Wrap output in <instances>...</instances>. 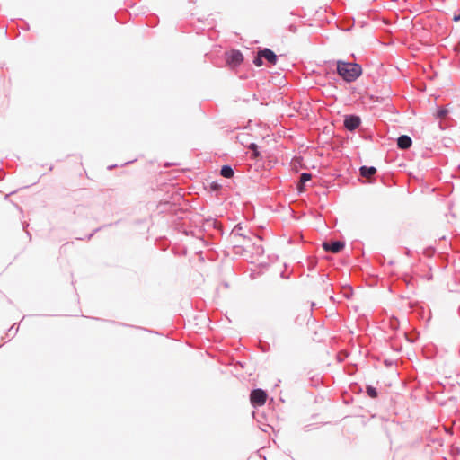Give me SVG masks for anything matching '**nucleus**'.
Here are the masks:
<instances>
[{
    "label": "nucleus",
    "instance_id": "nucleus-7",
    "mask_svg": "<svg viewBox=\"0 0 460 460\" xmlns=\"http://www.w3.org/2000/svg\"><path fill=\"white\" fill-rule=\"evenodd\" d=\"M412 144L411 138L407 135H402L397 138V146L400 149H408Z\"/></svg>",
    "mask_w": 460,
    "mask_h": 460
},
{
    "label": "nucleus",
    "instance_id": "nucleus-17",
    "mask_svg": "<svg viewBox=\"0 0 460 460\" xmlns=\"http://www.w3.org/2000/svg\"><path fill=\"white\" fill-rule=\"evenodd\" d=\"M454 20H455V21H460V14H459V15H456V16L454 17Z\"/></svg>",
    "mask_w": 460,
    "mask_h": 460
},
{
    "label": "nucleus",
    "instance_id": "nucleus-6",
    "mask_svg": "<svg viewBox=\"0 0 460 460\" xmlns=\"http://www.w3.org/2000/svg\"><path fill=\"white\" fill-rule=\"evenodd\" d=\"M243 54L239 50H232L229 54L227 61L232 65H239L243 62Z\"/></svg>",
    "mask_w": 460,
    "mask_h": 460
},
{
    "label": "nucleus",
    "instance_id": "nucleus-2",
    "mask_svg": "<svg viewBox=\"0 0 460 460\" xmlns=\"http://www.w3.org/2000/svg\"><path fill=\"white\" fill-rule=\"evenodd\" d=\"M267 394L262 389H255L252 391L250 395L251 403L253 406H261L265 403Z\"/></svg>",
    "mask_w": 460,
    "mask_h": 460
},
{
    "label": "nucleus",
    "instance_id": "nucleus-4",
    "mask_svg": "<svg viewBox=\"0 0 460 460\" xmlns=\"http://www.w3.org/2000/svg\"><path fill=\"white\" fill-rule=\"evenodd\" d=\"M260 51L261 57H263L270 65H276L278 57L271 49L265 48Z\"/></svg>",
    "mask_w": 460,
    "mask_h": 460
},
{
    "label": "nucleus",
    "instance_id": "nucleus-3",
    "mask_svg": "<svg viewBox=\"0 0 460 460\" xmlns=\"http://www.w3.org/2000/svg\"><path fill=\"white\" fill-rule=\"evenodd\" d=\"M360 118L356 115H349L345 117L344 119V127L349 130L353 131L358 128L360 125Z\"/></svg>",
    "mask_w": 460,
    "mask_h": 460
},
{
    "label": "nucleus",
    "instance_id": "nucleus-10",
    "mask_svg": "<svg viewBox=\"0 0 460 460\" xmlns=\"http://www.w3.org/2000/svg\"><path fill=\"white\" fill-rule=\"evenodd\" d=\"M234 170L230 165H224L221 168L220 174L225 178H231L234 176Z\"/></svg>",
    "mask_w": 460,
    "mask_h": 460
},
{
    "label": "nucleus",
    "instance_id": "nucleus-15",
    "mask_svg": "<svg viewBox=\"0 0 460 460\" xmlns=\"http://www.w3.org/2000/svg\"><path fill=\"white\" fill-rule=\"evenodd\" d=\"M253 246H254V252L257 254L263 253V248H262V246L261 244H257L256 243H253Z\"/></svg>",
    "mask_w": 460,
    "mask_h": 460
},
{
    "label": "nucleus",
    "instance_id": "nucleus-8",
    "mask_svg": "<svg viewBox=\"0 0 460 460\" xmlns=\"http://www.w3.org/2000/svg\"><path fill=\"white\" fill-rule=\"evenodd\" d=\"M312 179V175L308 172H303L300 175L299 182L297 183L298 192H303L305 190V184Z\"/></svg>",
    "mask_w": 460,
    "mask_h": 460
},
{
    "label": "nucleus",
    "instance_id": "nucleus-11",
    "mask_svg": "<svg viewBox=\"0 0 460 460\" xmlns=\"http://www.w3.org/2000/svg\"><path fill=\"white\" fill-rule=\"evenodd\" d=\"M242 230H243V227H242L240 225H237V226L234 228V230H233L232 234H233V235H234V236H237V235H238V236H243V239H245V240L247 239L248 241H250V238H248V237L244 236V235L241 233V231H242Z\"/></svg>",
    "mask_w": 460,
    "mask_h": 460
},
{
    "label": "nucleus",
    "instance_id": "nucleus-14",
    "mask_svg": "<svg viewBox=\"0 0 460 460\" xmlns=\"http://www.w3.org/2000/svg\"><path fill=\"white\" fill-rule=\"evenodd\" d=\"M249 148L251 150H252V156L253 157H257L259 155V152L257 150V145L254 144V143H252L250 146H249Z\"/></svg>",
    "mask_w": 460,
    "mask_h": 460
},
{
    "label": "nucleus",
    "instance_id": "nucleus-5",
    "mask_svg": "<svg viewBox=\"0 0 460 460\" xmlns=\"http://www.w3.org/2000/svg\"><path fill=\"white\" fill-rule=\"evenodd\" d=\"M323 246L325 251L337 253L344 247V244L341 242L334 241L331 243H323Z\"/></svg>",
    "mask_w": 460,
    "mask_h": 460
},
{
    "label": "nucleus",
    "instance_id": "nucleus-16",
    "mask_svg": "<svg viewBox=\"0 0 460 460\" xmlns=\"http://www.w3.org/2000/svg\"><path fill=\"white\" fill-rule=\"evenodd\" d=\"M447 110L440 109V110L438 111V117L443 118V117H445L447 115Z\"/></svg>",
    "mask_w": 460,
    "mask_h": 460
},
{
    "label": "nucleus",
    "instance_id": "nucleus-1",
    "mask_svg": "<svg viewBox=\"0 0 460 460\" xmlns=\"http://www.w3.org/2000/svg\"><path fill=\"white\" fill-rule=\"evenodd\" d=\"M337 73L347 83L356 81L362 74L361 66L357 63L337 61Z\"/></svg>",
    "mask_w": 460,
    "mask_h": 460
},
{
    "label": "nucleus",
    "instance_id": "nucleus-18",
    "mask_svg": "<svg viewBox=\"0 0 460 460\" xmlns=\"http://www.w3.org/2000/svg\"><path fill=\"white\" fill-rule=\"evenodd\" d=\"M456 50H460V43L456 47Z\"/></svg>",
    "mask_w": 460,
    "mask_h": 460
},
{
    "label": "nucleus",
    "instance_id": "nucleus-12",
    "mask_svg": "<svg viewBox=\"0 0 460 460\" xmlns=\"http://www.w3.org/2000/svg\"><path fill=\"white\" fill-rule=\"evenodd\" d=\"M367 394L371 398L377 397V391H376V389L375 387L371 386V385L367 386Z\"/></svg>",
    "mask_w": 460,
    "mask_h": 460
},
{
    "label": "nucleus",
    "instance_id": "nucleus-9",
    "mask_svg": "<svg viewBox=\"0 0 460 460\" xmlns=\"http://www.w3.org/2000/svg\"><path fill=\"white\" fill-rule=\"evenodd\" d=\"M360 174L363 177H371L376 172V169L374 166H361L360 169Z\"/></svg>",
    "mask_w": 460,
    "mask_h": 460
},
{
    "label": "nucleus",
    "instance_id": "nucleus-13",
    "mask_svg": "<svg viewBox=\"0 0 460 460\" xmlns=\"http://www.w3.org/2000/svg\"><path fill=\"white\" fill-rule=\"evenodd\" d=\"M262 58L263 57H261V51H259L257 57L253 60L254 65L256 66H261L263 64Z\"/></svg>",
    "mask_w": 460,
    "mask_h": 460
}]
</instances>
